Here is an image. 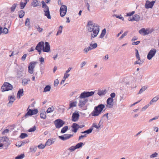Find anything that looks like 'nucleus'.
Masks as SVG:
<instances>
[{
  "instance_id": "f257e3e1",
  "label": "nucleus",
  "mask_w": 159,
  "mask_h": 159,
  "mask_svg": "<svg viewBox=\"0 0 159 159\" xmlns=\"http://www.w3.org/2000/svg\"><path fill=\"white\" fill-rule=\"evenodd\" d=\"M87 26L88 31L89 32H92L91 37L95 38L98 35L99 31V26L97 25L93 24L92 21L89 20L88 21Z\"/></svg>"
},
{
  "instance_id": "f03ea898",
  "label": "nucleus",
  "mask_w": 159,
  "mask_h": 159,
  "mask_svg": "<svg viewBox=\"0 0 159 159\" xmlns=\"http://www.w3.org/2000/svg\"><path fill=\"white\" fill-rule=\"evenodd\" d=\"M94 93L93 91L84 92L81 93L80 95V107H82L88 101L86 98L93 95Z\"/></svg>"
},
{
  "instance_id": "7ed1b4c3",
  "label": "nucleus",
  "mask_w": 159,
  "mask_h": 159,
  "mask_svg": "<svg viewBox=\"0 0 159 159\" xmlns=\"http://www.w3.org/2000/svg\"><path fill=\"white\" fill-rule=\"evenodd\" d=\"M105 108L104 105L101 104L98 105L94 107L93 111L91 113V115L93 116H97L101 113L103 109Z\"/></svg>"
},
{
  "instance_id": "20e7f679",
  "label": "nucleus",
  "mask_w": 159,
  "mask_h": 159,
  "mask_svg": "<svg viewBox=\"0 0 159 159\" xmlns=\"http://www.w3.org/2000/svg\"><path fill=\"white\" fill-rule=\"evenodd\" d=\"M13 89L12 86L10 83L7 82H5L1 87L2 92L8 91L11 90Z\"/></svg>"
},
{
  "instance_id": "39448f33",
  "label": "nucleus",
  "mask_w": 159,
  "mask_h": 159,
  "mask_svg": "<svg viewBox=\"0 0 159 159\" xmlns=\"http://www.w3.org/2000/svg\"><path fill=\"white\" fill-rule=\"evenodd\" d=\"M29 107L27 110V111L28 110V112L25 114V116L22 118H26L29 116H32L33 115L36 114L38 113V110L37 109H35L34 110H32L30 109H28Z\"/></svg>"
},
{
  "instance_id": "423d86ee",
  "label": "nucleus",
  "mask_w": 159,
  "mask_h": 159,
  "mask_svg": "<svg viewBox=\"0 0 159 159\" xmlns=\"http://www.w3.org/2000/svg\"><path fill=\"white\" fill-rule=\"evenodd\" d=\"M54 123L56 127L58 129L62 126L65 124V122L60 119H58L54 121Z\"/></svg>"
},
{
  "instance_id": "0eeeda50",
  "label": "nucleus",
  "mask_w": 159,
  "mask_h": 159,
  "mask_svg": "<svg viewBox=\"0 0 159 159\" xmlns=\"http://www.w3.org/2000/svg\"><path fill=\"white\" fill-rule=\"evenodd\" d=\"M67 10V7L65 5H62L60 9V12L61 16L62 17L66 15Z\"/></svg>"
},
{
  "instance_id": "6e6552de",
  "label": "nucleus",
  "mask_w": 159,
  "mask_h": 159,
  "mask_svg": "<svg viewBox=\"0 0 159 159\" xmlns=\"http://www.w3.org/2000/svg\"><path fill=\"white\" fill-rule=\"evenodd\" d=\"M157 52L155 48H152L148 54L147 58L149 60H150L154 57Z\"/></svg>"
},
{
  "instance_id": "1a4fd4ad",
  "label": "nucleus",
  "mask_w": 159,
  "mask_h": 159,
  "mask_svg": "<svg viewBox=\"0 0 159 159\" xmlns=\"http://www.w3.org/2000/svg\"><path fill=\"white\" fill-rule=\"evenodd\" d=\"M36 64V62H32L30 63L28 66V72L30 74L33 73L34 72V69Z\"/></svg>"
},
{
  "instance_id": "9d476101",
  "label": "nucleus",
  "mask_w": 159,
  "mask_h": 159,
  "mask_svg": "<svg viewBox=\"0 0 159 159\" xmlns=\"http://www.w3.org/2000/svg\"><path fill=\"white\" fill-rule=\"evenodd\" d=\"M43 8V12L44 13V15L46 16L48 19L51 18V16L50 13L49 7L48 6L45 7Z\"/></svg>"
},
{
  "instance_id": "9b49d317",
  "label": "nucleus",
  "mask_w": 159,
  "mask_h": 159,
  "mask_svg": "<svg viewBox=\"0 0 159 159\" xmlns=\"http://www.w3.org/2000/svg\"><path fill=\"white\" fill-rule=\"evenodd\" d=\"M152 32V31L150 30L149 28L145 29L143 28L140 30L139 31V32L140 34H143V35L148 34Z\"/></svg>"
},
{
  "instance_id": "f8f14e48",
  "label": "nucleus",
  "mask_w": 159,
  "mask_h": 159,
  "mask_svg": "<svg viewBox=\"0 0 159 159\" xmlns=\"http://www.w3.org/2000/svg\"><path fill=\"white\" fill-rule=\"evenodd\" d=\"M155 2V1H154L150 2L147 0L146 2L145 7L147 9L152 8Z\"/></svg>"
},
{
  "instance_id": "ddd939ff",
  "label": "nucleus",
  "mask_w": 159,
  "mask_h": 159,
  "mask_svg": "<svg viewBox=\"0 0 159 159\" xmlns=\"http://www.w3.org/2000/svg\"><path fill=\"white\" fill-rule=\"evenodd\" d=\"M80 148V143H77L75 146H72L68 149L70 152H73Z\"/></svg>"
},
{
  "instance_id": "4468645a",
  "label": "nucleus",
  "mask_w": 159,
  "mask_h": 159,
  "mask_svg": "<svg viewBox=\"0 0 159 159\" xmlns=\"http://www.w3.org/2000/svg\"><path fill=\"white\" fill-rule=\"evenodd\" d=\"M97 46V44L96 43L93 44H90V46L89 47L85 48L84 50L86 53H87L89 51L96 48Z\"/></svg>"
},
{
  "instance_id": "2eb2a0df",
  "label": "nucleus",
  "mask_w": 159,
  "mask_h": 159,
  "mask_svg": "<svg viewBox=\"0 0 159 159\" xmlns=\"http://www.w3.org/2000/svg\"><path fill=\"white\" fill-rule=\"evenodd\" d=\"M113 99L112 98H108L107 101V105L106 107H107L111 108L113 107Z\"/></svg>"
},
{
  "instance_id": "dca6fc26",
  "label": "nucleus",
  "mask_w": 159,
  "mask_h": 159,
  "mask_svg": "<svg viewBox=\"0 0 159 159\" xmlns=\"http://www.w3.org/2000/svg\"><path fill=\"white\" fill-rule=\"evenodd\" d=\"M73 136V135L70 134H64L62 136H59V138L63 141L69 139Z\"/></svg>"
},
{
  "instance_id": "f3484780",
  "label": "nucleus",
  "mask_w": 159,
  "mask_h": 159,
  "mask_svg": "<svg viewBox=\"0 0 159 159\" xmlns=\"http://www.w3.org/2000/svg\"><path fill=\"white\" fill-rule=\"evenodd\" d=\"M8 100L9 101V102L7 104L8 107H10L11 106L12 103L14 101L15 96L14 95L9 96L8 97Z\"/></svg>"
},
{
  "instance_id": "a211bd4d",
  "label": "nucleus",
  "mask_w": 159,
  "mask_h": 159,
  "mask_svg": "<svg viewBox=\"0 0 159 159\" xmlns=\"http://www.w3.org/2000/svg\"><path fill=\"white\" fill-rule=\"evenodd\" d=\"M50 45L48 42H45V46H43V52H48L50 51Z\"/></svg>"
},
{
  "instance_id": "6ab92c4d",
  "label": "nucleus",
  "mask_w": 159,
  "mask_h": 159,
  "mask_svg": "<svg viewBox=\"0 0 159 159\" xmlns=\"http://www.w3.org/2000/svg\"><path fill=\"white\" fill-rule=\"evenodd\" d=\"M44 43L43 41H41L38 43L35 47L36 50H43Z\"/></svg>"
},
{
  "instance_id": "aec40b11",
  "label": "nucleus",
  "mask_w": 159,
  "mask_h": 159,
  "mask_svg": "<svg viewBox=\"0 0 159 159\" xmlns=\"http://www.w3.org/2000/svg\"><path fill=\"white\" fill-rule=\"evenodd\" d=\"M128 20L129 21H138L140 20V16L139 15L135 14L134 15L133 17H129L128 18Z\"/></svg>"
},
{
  "instance_id": "412c9836",
  "label": "nucleus",
  "mask_w": 159,
  "mask_h": 159,
  "mask_svg": "<svg viewBox=\"0 0 159 159\" xmlns=\"http://www.w3.org/2000/svg\"><path fill=\"white\" fill-rule=\"evenodd\" d=\"M80 115L78 113L74 112L72 116V121L75 122L79 119Z\"/></svg>"
},
{
  "instance_id": "4be33fe9",
  "label": "nucleus",
  "mask_w": 159,
  "mask_h": 159,
  "mask_svg": "<svg viewBox=\"0 0 159 159\" xmlns=\"http://www.w3.org/2000/svg\"><path fill=\"white\" fill-rule=\"evenodd\" d=\"M9 139L5 137H0V143H3L5 144H9L8 143Z\"/></svg>"
},
{
  "instance_id": "5701e85b",
  "label": "nucleus",
  "mask_w": 159,
  "mask_h": 159,
  "mask_svg": "<svg viewBox=\"0 0 159 159\" xmlns=\"http://www.w3.org/2000/svg\"><path fill=\"white\" fill-rule=\"evenodd\" d=\"M92 130L93 129H89L85 131L81 132V133H82L85 134H84V135L80 136V139L83 138L84 137H86V135L87 134H88L91 133L92 132Z\"/></svg>"
},
{
  "instance_id": "b1692460",
  "label": "nucleus",
  "mask_w": 159,
  "mask_h": 159,
  "mask_svg": "<svg viewBox=\"0 0 159 159\" xmlns=\"http://www.w3.org/2000/svg\"><path fill=\"white\" fill-rule=\"evenodd\" d=\"M41 5L40 1L37 0H33V2L31 4V5L34 7H38Z\"/></svg>"
},
{
  "instance_id": "393cba45",
  "label": "nucleus",
  "mask_w": 159,
  "mask_h": 159,
  "mask_svg": "<svg viewBox=\"0 0 159 159\" xmlns=\"http://www.w3.org/2000/svg\"><path fill=\"white\" fill-rule=\"evenodd\" d=\"M30 0H22L20 2V9H23Z\"/></svg>"
},
{
  "instance_id": "a878e982",
  "label": "nucleus",
  "mask_w": 159,
  "mask_h": 159,
  "mask_svg": "<svg viewBox=\"0 0 159 159\" xmlns=\"http://www.w3.org/2000/svg\"><path fill=\"white\" fill-rule=\"evenodd\" d=\"M72 127L73 129L72 131L75 133H76L77 131L79 128L80 127V126L78 125L75 123H74L72 125Z\"/></svg>"
},
{
  "instance_id": "bb28decb",
  "label": "nucleus",
  "mask_w": 159,
  "mask_h": 159,
  "mask_svg": "<svg viewBox=\"0 0 159 159\" xmlns=\"http://www.w3.org/2000/svg\"><path fill=\"white\" fill-rule=\"evenodd\" d=\"M55 139H49L45 143V145L46 146H50L53 143L55 142Z\"/></svg>"
},
{
  "instance_id": "cd10ccee",
  "label": "nucleus",
  "mask_w": 159,
  "mask_h": 159,
  "mask_svg": "<svg viewBox=\"0 0 159 159\" xmlns=\"http://www.w3.org/2000/svg\"><path fill=\"white\" fill-rule=\"evenodd\" d=\"M30 81V79H24L22 80V84L23 85H25L28 84V82Z\"/></svg>"
},
{
  "instance_id": "c85d7f7f",
  "label": "nucleus",
  "mask_w": 159,
  "mask_h": 159,
  "mask_svg": "<svg viewBox=\"0 0 159 159\" xmlns=\"http://www.w3.org/2000/svg\"><path fill=\"white\" fill-rule=\"evenodd\" d=\"M159 99V95H158L153 98L150 101V104L151 105L152 104V103L154 102H156Z\"/></svg>"
},
{
  "instance_id": "c756f323",
  "label": "nucleus",
  "mask_w": 159,
  "mask_h": 159,
  "mask_svg": "<svg viewBox=\"0 0 159 159\" xmlns=\"http://www.w3.org/2000/svg\"><path fill=\"white\" fill-rule=\"evenodd\" d=\"M25 14V11L22 10H20L19 12V17L20 18H22Z\"/></svg>"
},
{
  "instance_id": "7c9ffc66",
  "label": "nucleus",
  "mask_w": 159,
  "mask_h": 159,
  "mask_svg": "<svg viewBox=\"0 0 159 159\" xmlns=\"http://www.w3.org/2000/svg\"><path fill=\"white\" fill-rule=\"evenodd\" d=\"M23 89H20L18 92L17 94V96L19 98H20V97L23 95Z\"/></svg>"
},
{
  "instance_id": "2f4dec72",
  "label": "nucleus",
  "mask_w": 159,
  "mask_h": 159,
  "mask_svg": "<svg viewBox=\"0 0 159 159\" xmlns=\"http://www.w3.org/2000/svg\"><path fill=\"white\" fill-rule=\"evenodd\" d=\"M106 93V90H99L98 93V94L99 96H102L105 95Z\"/></svg>"
},
{
  "instance_id": "473e14b6",
  "label": "nucleus",
  "mask_w": 159,
  "mask_h": 159,
  "mask_svg": "<svg viewBox=\"0 0 159 159\" xmlns=\"http://www.w3.org/2000/svg\"><path fill=\"white\" fill-rule=\"evenodd\" d=\"M51 87L50 85H46L44 88L43 92H47L49 91L51 89Z\"/></svg>"
},
{
  "instance_id": "72a5a7b5",
  "label": "nucleus",
  "mask_w": 159,
  "mask_h": 159,
  "mask_svg": "<svg viewBox=\"0 0 159 159\" xmlns=\"http://www.w3.org/2000/svg\"><path fill=\"white\" fill-rule=\"evenodd\" d=\"M68 129V127L67 126H66L63 127L61 130V133H65Z\"/></svg>"
},
{
  "instance_id": "f704fd0d",
  "label": "nucleus",
  "mask_w": 159,
  "mask_h": 159,
  "mask_svg": "<svg viewBox=\"0 0 159 159\" xmlns=\"http://www.w3.org/2000/svg\"><path fill=\"white\" fill-rule=\"evenodd\" d=\"M106 33V30L105 29H104L102 31L101 34L100 35V38H103Z\"/></svg>"
},
{
  "instance_id": "c9c22d12",
  "label": "nucleus",
  "mask_w": 159,
  "mask_h": 159,
  "mask_svg": "<svg viewBox=\"0 0 159 159\" xmlns=\"http://www.w3.org/2000/svg\"><path fill=\"white\" fill-rule=\"evenodd\" d=\"M54 108L53 107H49L48 108L46 112L47 113H51L54 110Z\"/></svg>"
},
{
  "instance_id": "e433bc0d",
  "label": "nucleus",
  "mask_w": 159,
  "mask_h": 159,
  "mask_svg": "<svg viewBox=\"0 0 159 159\" xmlns=\"http://www.w3.org/2000/svg\"><path fill=\"white\" fill-rule=\"evenodd\" d=\"M77 102H74L70 103L69 109L70 108L72 107H75L77 105Z\"/></svg>"
},
{
  "instance_id": "4c0bfd02",
  "label": "nucleus",
  "mask_w": 159,
  "mask_h": 159,
  "mask_svg": "<svg viewBox=\"0 0 159 159\" xmlns=\"http://www.w3.org/2000/svg\"><path fill=\"white\" fill-rule=\"evenodd\" d=\"M63 27L62 26H60L59 27V28L58 29V30L57 32L56 35H58L62 33V29Z\"/></svg>"
},
{
  "instance_id": "58836bf2",
  "label": "nucleus",
  "mask_w": 159,
  "mask_h": 159,
  "mask_svg": "<svg viewBox=\"0 0 159 159\" xmlns=\"http://www.w3.org/2000/svg\"><path fill=\"white\" fill-rule=\"evenodd\" d=\"M17 77L18 78H20L23 76L22 72L20 71H18L17 73Z\"/></svg>"
},
{
  "instance_id": "ea45409f",
  "label": "nucleus",
  "mask_w": 159,
  "mask_h": 159,
  "mask_svg": "<svg viewBox=\"0 0 159 159\" xmlns=\"http://www.w3.org/2000/svg\"><path fill=\"white\" fill-rule=\"evenodd\" d=\"M16 6L17 4L16 3H15L11 7V11L12 12H13L15 11Z\"/></svg>"
},
{
  "instance_id": "a19ab883",
  "label": "nucleus",
  "mask_w": 159,
  "mask_h": 159,
  "mask_svg": "<svg viewBox=\"0 0 159 159\" xmlns=\"http://www.w3.org/2000/svg\"><path fill=\"white\" fill-rule=\"evenodd\" d=\"M147 88V87L146 86H144L139 91V93H142L143 91H144Z\"/></svg>"
},
{
  "instance_id": "79ce46f5",
  "label": "nucleus",
  "mask_w": 159,
  "mask_h": 159,
  "mask_svg": "<svg viewBox=\"0 0 159 159\" xmlns=\"http://www.w3.org/2000/svg\"><path fill=\"white\" fill-rule=\"evenodd\" d=\"M25 157V155L24 154H22L20 155H18L15 157V159H22Z\"/></svg>"
},
{
  "instance_id": "37998d69",
  "label": "nucleus",
  "mask_w": 159,
  "mask_h": 159,
  "mask_svg": "<svg viewBox=\"0 0 159 159\" xmlns=\"http://www.w3.org/2000/svg\"><path fill=\"white\" fill-rule=\"evenodd\" d=\"M30 24V19L27 18L26 19V20L25 22V24L26 26H29Z\"/></svg>"
},
{
  "instance_id": "c03bdc74",
  "label": "nucleus",
  "mask_w": 159,
  "mask_h": 159,
  "mask_svg": "<svg viewBox=\"0 0 159 159\" xmlns=\"http://www.w3.org/2000/svg\"><path fill=\"white\" fill-rule=\"evenodd\" d=\"M46 113L45 112L41 113L40 114V117L41 118L45 119L46 117Z\"/></svg>"
},
{
  "instance_id": "a18cd8bd",
  "label": "nucleus",
  "mask_w": 159,
  "mask_h": 159,
  "mask_svg": "<svg viewBox=\"0 0 159 159\" xmlns=\"http://www.w3.org/2000/svg\"><path fill=\"white\" fill-rule=\"evenodd\" d=\"M28 136V135L26 133H22L21 134L20 137L21 139H24Z\"/></svg>"
},
{
  "instance_id": "49530a36",
  "label": "nucleus",
  "mask_w": 159,
  "mask_h": 159,
  "mask_svg": "<svg viewBox=\"0 0 159 159\" xmlns=\"http://www.w3.org/2000/svg\"><path fill=\"white\" fill-rule=\"evenodd\" d=\"M128 33V32L127 31H126V32H125L121 36H120L119 38V39L120 40H121L125 36H126L127 34Z\"/></svg>"
},
{
  "instance_id": "de8ad7c7",
  "label": "nucleus",
  "mask_w": 159,
  "mask_h": 159,
  "mask_svg": "<svg viewBox=\"0 0 159 159\" xmlns=\"http://www.w3.org/2000/svg\"><path fill=\"white\" fill-rule=\"evenodd\" d=\"M135 13L134 11H132L131 12L127 13H126V15L125 16H131L133 15H134Z\"/></svg>"
},
{
  "instance_id": "09e8293b",
  "label": "nucleus",
  "mask_w": 159,
  "mask_h": 159,
  "mask_svg": "<svg viewBox=\"0 0 159 159\" xmlns=\"http://www.w3.org/2000/svg\"><path fill=\"white\" fill-rule=\"evenodd\" d=\"M135 51L136 53V59H140V57L139 53L138 50L137 49H136Z\"/></svg>"
},
{
  "instance_id": "8fccbe9b",
  "label": "nucleus",
  "mask_w": 159,
  "mask_h": 159,
  "mask_svg": "<svg viewBox=\"0 0 159 159\" xmlns=\"http://www.w3.org/2000/svg\"><path fill=\"white\" fill-rule=\"evenodd\" d=\"M36 129V127L35 126H34L33 127L30 128L28 130L29 132H34L35 130Z\"/></svg>"
},
{
  "instance_id": "3c124183",
  "label": "nucleus",
  "mask_w": 159,
  "mask_h": 159,
  "mask_svg": "<svg viewBox=\"0 0 159 159\" xmlns=\"http://www.w3.org/2000/svg\"><path fill=\"white\" fill-rule=\"evenodd\" d=\"M45 145H44L42 144H41L38 146V147L39 149H43L45 147Z\"/></svg>"
},
{
  "instance_id": "603ef678",
  "label": "nucleus",
  "mask_w": 159,
  "mask_h": 159,
  "mask_svg": "<svg viewBox=\"0 0 159 159\" xmlns=\"http://www.w3.org/2000/svg\"><path fill=\"white\" fill-rule=\"evenodd\" d=\"M8 30L7 28H4L2 31V33H4L5 34H7L8 33Z\"/></svg>"
},
{
  "instance_id": "864d4df0",
  "label": "nucleus",
  "mask_w": 159,
  "mask_h": 159,
  "mask_svg": "<svg viewBox=\"0 0 159 159\" xmlns=\"http://www.w3.org/2000/svg\"><path fill=\"white\" fill-rule=\"evenodd\" d=\"M157 152H155L154 153L152 154L150 156V157L154 158L156 157L157 156Z\"/></svg>"
},
{
  "instance_id": "5fc2aeb1",
  "label": "nucleus",
  "mask_w": 159,
  "mask_h": 159,
  "mask_svg": "<svg viewBox=\"0 0 159 159\" xmlns=\"http://www.w3.org/2000/svg\"><path fill=\"white\" fill-rule=\"evenodd\" d=\"M70 76V74H68V73L66 72V73L64 74V76L63 79H66V78Z\"/></svg>"
},
{
  "instance_id": "6e6d98bb",
  "label": "nucleus",
  "mask_w": 159,
  "mask_h": 159,
  "mask_svg": "<svg viewBox=\"0 0 159 159\" xmlns=\"http://www.w3.org/2000/svg\"><path fill=\"white\" fill-rule=\"evenodd\" d=\"M37 147L36 146L34 148H30L31 151L32 152L34 151V152H36L37 150Z\"/></svg>"
},
{
  "instance_id": "4d7b16f0",
  "label": "nucleus",
  "mask_w": 159,
  "mask_h": 159,
  "mask_svg": "<svg viewBox=\"0 0 159 159\" xmlns=\"http://www.w3.org/2000/svg\"><path fill=\"white\" fill-rule=\"evenodd\" d=\"M59 81L58 79H56L54 81V86H57L59 84Z\"/></svg>"
},
{
  "instance_id": "13d9d810",
  "label": "nucleus",
  "mask_w": 159,
  "mask_h": 159,
  "mask_svg": "<svg viewBox=\"0 0 159 159\" xmlns=\"http://www.w3.org/2000/svg\"><path fill=\"white\" fill-rule=\"evenodd\" d=\"M138 60L137 61H136L135 62H134V64H140V62H141V61H140V59H137Z\"/></svg>"
},
{
  "instance_id": "bf43d9fd",
  "label": "nucleus",
  "mask_w": 159,
  "mask_h": 159,
  "mask_svg": "<svg viewBox=\"0 0 159 159\" xmlns=\"http://www.w3.org/2000/svg\"><path fill=\"white\" fill-rule=\"evenodd\" d=\"M93 127H95L97 129H98L100 127V126L99 125H97L96 124L94 123L93 125Z\"/></svg>"
},
{
  "instance_id": "052dcab7",
  "label": "nucleus",
  "mask_w": 159,
  "mask_h": 159,
  "mask_svg": "<svg viewBox=\"0 0 159 159\" xmlns=\"http://www.w3.org/2000/svg\"><path fill=\"white\" fill-rule=\"evenodd\" d=\"M9 130L8 129H6L4 130L2 133V134H4L6 133H7L9 132Z\"/></svg>"
},
{
  "instance_id": "680f3d73",
  "label": "nucleus",
  "mask_w": 159,
  "mask_h": 159,
  "mask_svg": "<svg viewBox=\"0 0 159 159\" xmlns=\"http://www.w3.org/2000/svg\"><path fill=\"white\" fill-rule=\"evenodd\" d=\"M41 3L42 4V7H45L47 6V5L45 4L44 1H42L41 2Z\"/></svg>"
},
{
  "instance_id": "e2e57ef3",
  "label": "nucleus",
  "mask_w": 159,
  "mask_h": 159,
  "mask_svg": "<svg viewBox=\"0 0 159 159\" xmlns=\"http://www.w3.org/2000/svg\"><path fill=\"white\" fill-rule=\"evenodd\" d=\"M27 55L26 54H24L21 57V59L23 61H24L26 58Z\"/></svg>"
},
{
  "instance_id": "0e129e2a",
  "label": "nucleus",
  "mask_w": 159,
  "mask_h": 159,
  "mask_svg": "<svg viewBox=\"0 0 159 159\" xmlns=\"http://www.w3.org/2000/svg\"><path fill=\"white\" fill-rule=\"evenodd\" d=\"M140 42L139 41H137L136 42H134L132 43V45H137Z\"/></svg>"
},
{
  "instance_id": "69168bd1",
  "label": "nucleus",
  "mask_w": 159,
  "mask_h": 159,
  "mask_svg": "<svg viewBox=\"0 0 159 159\" xmlns=\"http://www.w3.org/2000/svg\"><path fill=\"white\" fill-rule=\"evenodd\" d=\"M115 95H115V93H111V94L110 95V96H111V98H114L115 97Z\"/></svg>"
},
{
  "instance_id": "338daca9",
  "label": "nucleus",
  "mask_w": 159,
  "mask_h": 159,
  "mask_svg": "<svg viewBox=\"0 0 159 159\" xmlns=\"http://www.w3.org/2000/svg\"><path fill=\"white\" fill-rule=\"evenodd\" d=\"M39 61L41 63L43 62L44 61V58L43 57L40 58H39Z\"/></svg>"
},
{
  "instance_id": "774afa93",
  "label": "nucleus",
  "mask_w": 159,
  "mask_h": 159,
  "mask_svg": "<svg viewBox=\"0 0 159 159\" xmlns=\"http://www.w3.org/2000/svg\"><path fill=\"white\" fill-rule=\"evenodd\" d=\"M37 30L39 32H41L43 30V28H41L40 27L38 28Z\"/></svg>"
}]
</instances>
